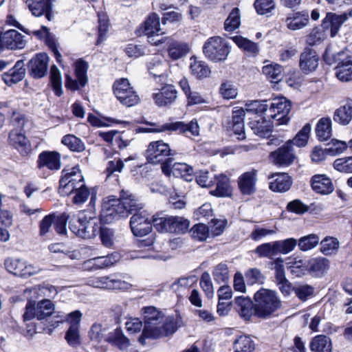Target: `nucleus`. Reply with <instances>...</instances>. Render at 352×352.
<instances>
[{
	"instance_id": "f257e3e1",
	"label": "nucleus",
	"mask_w": 352,
	"mask_h": 352,
	"mask_svg": "<svg viewBox=\"0 0 352 352\" xmlns=\"http://www.w3.org/2000/svg\"><path fill=\"white\" fill-rule=\"evenodd\" d=\"M143 315L144 327L142 333L138 338V342L145 344L146 339H157L173 334L175 324L173 319L165 318L163 314L155 307H144Z\"/></svg>"
},
{
	"instance_id": "f03ea898",
	"label": "nucleus",
	"mask_w": 352,
	"mask_h": 352,
	"mask_svg": "<svg viewBox=\"0 0 352 352\" xmlns=\"http://www.w3.org/2000/svg\"><path fill=\"white\" fill-rule=\"evenodd\" d=\"M131 196L130 192L122 190L118 199L113 196L104 199L100 215V221L109 224L127 217L132 212Z\"/></svg>"
},
{
	"instance_id": "7ed1b4c3",
	"label": "nucleus",
	"mask_w": 352,
	"mask_h": 352,
	"mask_svg": "<svg viewBox=\"0 0 352 352\" xmlns=\"http://www.w3.org/2000/svg\"><path fill=\"white\" fill-rule=\"evenodd\" d=\"M100 221L94 214L82 212L76 218L70 220L69 228L80 238L92 239L99 234L101 227Z\"/></svg>"
},
{
	"instance_id": "20e7f679",
	"label": "nucleus",
	"mask_w": 352,
	"mask_h": 352,
	"mask_svg": "<svg viewBox=\"0 0 352 352\" xmlns=\"http://www.w3.org/2000/svg\"><path fill=\"white\" fill-rule=\"evenodd\" d=\"M254 314L258 318H266L280 309L282 302L276 292L261 288L254 295Z\"/></svg>"
},
{
	"instance_id": "39448f33",
	"label": "nucleus",
	"mask_w": 352,
	"mask_h": 352,
	"mask_svg": "<svg viewBox=\"0 0 352 352\" xmlns=\"http://www.w3.org/2000/svg\"><path fill=\"white\" fill-rule=\"evenodd\" d=\"M89 336L91 340L100 342L104 340L118 346L120 349H124L129 346V340L123 335L120 329H116L107 333V329L100 324H94L89 332Z\"/></svg>"
},
{
	"instance_id": "423d86ee",
	"label": "nucleus",
	"mask_w": 352,
	"mask_h": 352,
	"mask_svg": "<svg viewBox=\"0 0 352 352\" xmlns=\"http://www.w3.org/2000/svg\"><path fill=\"white\" fill-rule=\"evenodd\" d=\"M231 51L230 44L221 36L207 39L203 47L205 56L214 63L225 61Z\"/></svg>"
},
{
	"instance_id": "0eeeda50",
	"label": "nucleus",
	"mask_w": 352,
	"mask_h": 352,
	"mask_svg": "<svg viewBox=\"0 0 352 352\" xmlns=\"http://www.w3.org/2000/svg\"><path fill=\"white\" fill-rule=\"evenodd\" d=\"M154 228L160 232L184 233L189 227V221L177 216H153Z\"/></svg>"
},
{
	"instance_id": "6e6552de",
	"label": "nucleus",
	"mask_w": 352,
	"mask_h": 352,
	"mask_svg": "<svg viewBox=\"0 0 352 352\" xmlns=\"http://www.w3.org/2000/svg\"><path fill=\"white\" fill-rule=\"evenodd\" d=\"M84 177L78 167L64 169L59 181V193L63 196L71 195L74 189L85 184Z\"/></svg>"
},
{
	"instance_id": "1a4fd4ad",
	"label": "nucleus",
	"mask_w": 352,
	"mask_h": 352,
	"mask_svg": "<svg viewBox=\"0 0 352 352\" xmlns=\"http://www.w3.org/2000/svg\"><path fill=\"white\" fill-rule=\"evenodd\" d=\"M134 201L133 199V235L143 236L151 231L153 226V217H149L142 204H137Z\"/></svg>"
},
{
	"instance_id": "9d476101",
	"label": "nucleus",
	"mask_w": 352,
	"mask_h": 352,
	"mask_svg": "<svg viewBox=\"0 0 352 352\" xmlns=\"http://www.w3.org/2000/svg\"><path fill=\"white\" fill-rule=\"evenodd\" d=\"M291 108V102L285 98H276L270 103L267 116L276 121V125L286 124L289 120Z\"/></svg>"
},
{
	"instance_id": "9b49d317",
	"label": "nucleus",
	"mask_w": 352,
	"mask_h": 352,
	"mask_svg": "<svg viewBox=\"0 0 352 352\" xmlns=\"http://www.w3.org/2000/svg\"><path fill=\"white\" fill-rule=\"evenodd\" d=\"M171 149L168 144L162 140L152 142L146 149V157L148 161L153 164H160L162 165L169 158L166 157L173 155Z\"/></svg>"
},
{
	"instance_id": "f8f14e48",
	"label": "nucleus",
	"mask_w": 352,
	"mask_h": 352,
	"mask_svg": "<svg viewBox=\"0 0 352 352\" xmlns=\"http://www.w3.org/2000/svg\"><path fill=\"white\" fill-rule=\"evenodd\" d=\"M172 160L169 158L161 166L164 174L175 177H180L187 182H191L194 178V171L192 166L186 163H175L171 165Z\"/></svg>"
},
{
	"instance_id": "ddd939ff",
	"label": "nucleus",
	"mask_w": 352,
	"mask_h": 352,
	"mask_svg": "<svg viewBox=\"0 0 352 352\" xmlns=\"http://www.w3.org/2000/svg\"><path fill=\"white\" fill-rule=\"evenodd\" d=\"M155 132H178L184 133L186 136L190 134L193 136H197L199 133V126L197 122L191 121L188 124L177 121L175 122L165 123L158 128L153 130Z\"/></svg>"
},
{
	"instance_id": "4468645a",
	"label": "nucleus",
	"mask_w": 352,
	"mask_h": 352,
	"mask_svg": "<svg viewBox=\"0 0 352 352\" xmlns=\"http://www.w3.org/2000/svg\"><path fill=\"white\" fill-rule=\"evenodd\" d=\"M89 285L94 287L107 289L125 290L131 287L129 283L118 278L115 275L91 278L89 280Z\"/></svg>"
},
{
	"instance_id": "2eb2a0df",
	"label": "nucleus",
	"mask_w": 352,
	"mask_h": 352,
	"mask_svg": "<svg viewBox=\"0 0 352 352\" xmlns=\"http://www.w3.org/2000/svg\"><path fill=\"white\" fill-rule=\"evenodd\" d=\"M4 265L9 272L21 277L30 276L38 272L37 267L16 258H8L5 260Z\"/></svg>"
},
{
	"instance_id": "dca6fc26",
	"label": "nucleus",
	"mask_w": 352,
	"mask_h": 352,
	"mask_svg": "<svg viewBox=\"0 0 352 352\" xmlns=\"http://www.w3.org/2000/svg\"><path fill=\"white\" fill-rule=\"evenodd\" d=\"M113 92L122 104L127 107L132 106V88L127 78L116 80L113 85Z\"/></svg>"
},
{
	"instance_id": "f3484780",
	"label": "nucleus",
	"mask_w": 352,
	"mask_h": 352,
	"mask_svg": "<svg viewBox=\"0 0 352 352\" xmlns=\"http://www.w3.org/2000/svg\"><path fill=\"white\" fill-rule=\"evenodd\" d=\"M49 57L45 53L37 54L28 63L30 73L35 78L43 77L47 71Z\"/></svg>"
},
{
	"instance_id": "a211bd4d",
	"label": "nucleus",
	"mask_w": 352,
	"mask_h": 352,
	"mask_svg": "<svg viewBox=\"0 0 352 352\" xmlns=\"http://www.w3.org/2000/svg\"><path fill=\"white\" fill-rule=\"evenodd\" d=\"M270 157L276 165L289 166L295 158L291 142L287 141L285 145L271 153Z\"/></svg>"
},
{
	"instance_id": "6ab92c4d",
	"label": "nucleus",
	"mask_w": 352,
	"mask_h": 352,
	"mask_svg": "<svg viewBox=\"0 0 352 352\" xmlns=\"http://www.w3.org/2000/svg\"><path fill=\"white\" fill-rule=\"evenodd\" d=\"M257 179V170L255 169L243 173L238 178V186L240 192L244 195L254 194L256 190Z\"/></svg>"
},
{
	"instance_id": "aec40b11",
	"label": "nucleus",
	"mask_w": 352,
	"mask_h": 352,
	"mask_svg": "<svg viewBox=\"0 0 352 352\" xmlns=\"http://www.w3.org/2000/svg\"><path fill=\"white\" fill-rule=\"evenodd\" d=\"M270 180L269 188L277 192H285L289 190L292 185V179L287 173H276L269 176Z\"/></svg>"
},
{
	"instance_id": "412c9836",
	"label": "nucleus",
	"mask_w": 352,
	"mask_h": 352,
	"mask_svg": "<svg viewBox=\"0 0 352 352\" xmlns=\"http://www.w3.org/2000/svg\"><path fill=\"white\" fill-rule=\"evenodd\" d=\"M37 167L47 168L51 170H58L60 168V155L56 151H43L38 157Z\"/></svg>"
},
{
	"instance_id": "4be33fe9",
	"label": "nucleus",
	"mask_w": 352,
	"mask_h": 352,
	"mask_svg": "<svg viewBox=\"0 0 352 352\" xmlns=\"http://www.w3.org/2000/svg\"><path fill=\"white\" fill-rule=\"evenodd\" d=\"M351 17L349 12L337 14L328 12L322 21V26L324 29H330L331 36L334 37L340 30L342 25Z\"/></svg>"
},
{
	"instance_id": "5701e85b",
	"label": "nucleus",
	"mask_w": 352,
	"mask_h": 352,
	"mask_svg": "<svg viewBox=\"0 0 352 352\" xmlns=\"http://www.w3.org/2000/svg\"><path fill=\"white\" fill-rule=\"evenodd\" d=\"M319 57L316 51L310 48H305L299 60V67L305 74L314 72L318 67Z\"/></svg>"
},
{
	"instance_id": "b1692460",
	"label": "nucleus",
	"mask_w": 352,
	"mask_h": 352,
	"mask_svg": "<svg viewBox=\"0 0 352 352\" xmlns=\"http://www.w3.org/2000/svg\"><path fill=\"white\" fill-rule=\"evenodd\" d=\"M135 33L138 36L144 33L148 36V38H151L155 36L162 35L164 34V32L160 28V18L158 15L155 13H152L145 21L144 27L138 29Z\"/></svg>"
},
{
	"instance_id": "393cba45",
	"label": "nucleus",
	"mask_w": 352,
	"mask_h": 352,
	"mask_svg": "<svg viewBox=\"0 0 352 352\" xmlns=\"http://www.w3.org/2000/svg\"><path fill=\"white\" fill-rule=\"evenodd\" d=\"M2 42L5 47L10 50L23 49L25 46L23 36L15 30L1 32Z\"/></svg>"
},
{
	"instance_id": "a878e982",
	"label": "nucleus",
	"mask_w": 352,
	"mask_h": 352,
	"mask_svg": "<svg viewBox=\"0 0 352 352\" xmlns=\"http://www.w3.org/2000/svg\"><path fill=\"white\" fill-rule=\"evenodd\" d=\"M8 139L10 144L14 146L21 155H28L31 151V145L29 140L24 134L18 130H12L9 133Z\"/></svg>"
},
{
	"instance_id": "bb28decb",
	"label": "nucleus",
	"mask_w": 352,
	"mask_h": 352,
	"mask_svg": "<svg viewBox=\"0 0 352 352\" xmlns=\"http://www.w3.org/2000/svg\"><path fill=\"white\" fill-rule=\"evenodd\" d=\"M54 0H27L28 7L32 14L36 16L45 15L47 20L51 21L52 17V2Z\"/></svg>"
},
{
	"instance_id": "cd10ccee",
	"label": "nucleus",
	"mask_w": 352,
	"mask_h": 352,
	"mask_svg": "<svg viewBox=\"0 0 352 352\" xmlns=\"http://www.w3.org/2000/svg\"><path fill=\"white\" fill-rule=\"evenodd\" d=\"M24 66L25 64L23 60L16 61L14 66L8 72L2 74V79L5 83L7 85H11L21 81L25 75Z\"/></svg>"
},
{
	"instance_id": "c85d7f7f",
	"label": "nucleus",
	"mask_w": 352,
	"mask_h": 352,
	"mask_svg": "<svg viewBox=\"0 0 352 352\" xmlns=\"http://www.w3.org/2000/svg\"><path fill=\"white\" fill-rule=\"evenodd\" d=\"M311 186L313 190L322 195H328L333 190L331 180L325 175H314L311 179Z\"/></svg>"
},
{
	"instance_id": "c756f323",
	"label": "nucleus",
	"mask_w": 352,
	"mask_h": 352,
	"mask_svg": "<svg viewBox=\"0 0 352 352\" xmlns=\"http://www.w3.org/2000/svg\"><path fill=\"white\" fill-rule=\"evenodd\" d=\"M177 91L173 85H166L160 91L153 94L155 104L160 107L171 104L177 98Z\"/></svg>"
},
{
	"instance_id": "7c9ffc66",
	"label": "nucleus",
	"mask_w": 352,
	"mask_h": 352,
	"mask_svg": "<svg viewBox=\"0 0 352 352\" xmlns=\"http://www.w3.org/2000/svg\"><path fill=\"white\" fill-rule=\"evenodd\" d=\"M245 113L243 109L234 110L232 117V131L236 135L238 140H245L246 136L244 131V117Z\"/></svg>"
},
{
	"instance_id": "2f4dec72",
	"label": "nucleus",
	"mask_w": 352,
	"mask_h": 352,
	"mask_svg": "<svg viewBox=\"0 0 352 352\" xmlns=\"http://www.w3.org/2000/svg\"><path fill=\"white\" fill-rule=\"evenodd\" d=\"M350 55L346 49L337 50L335 46H329L327 48L324 54V60L328 65H340L349 58Z\"/></svg>"
},
{
	"instance_id": "473e14b6",
	"label": "nucleus",
	"mask_w": 352,
	"mask_h": 352,
	"mask_svg": "<svg viewBox=\"0 0 352 352\" xmlns=\"http://www.w3.org/2000/svg\"><path fill=\"white\" fill-rule=\"evenodd\" d=\"M235 309L245 320H249L254 312V302L248 297L238 296L234 299Z\"/></svg>"
},
{
	"instance_id": "72a5a7b5",
	"label": "nucleus",
	"mask_w": 352,
	"mask_h": 352,
	"mask_svg": "<svg viewBox=\"0 0 352 352\" xmlns=\"http://www.w3.org/2000/svg\"><path fill=\"white\" fill-rule=\"evenodd\" d=\"M274 125V124L270 120L264 118L252 120L250 122V128L254 133L261 138L269 137Z\"/></svg>"
},
{
	"instance_id": "f704fd0d",
	"label": "nucleus",
	"mask_w": 352,
	"mask_h": 352,
	"mask_svg": "<svg viewBox=\"0 0 352 352\" xmlns=\"http://www.w3.org/2000/svg\"><path fill=\"white\" fill-rule=\"evenodd\" d=\"M352 120V100L337 109L333 115V120L342 125H347Z\"/></svg>"
},
{
	"instance_id": "c9c22d12",
	"label": "nucleus",
	"mask_w": 352,
	"mask_h": 352,
	"mask_svg": "<svg viewBox=\"0 0 352 352\" xmlns=\"http://www.w3.org/2000/svg\"><path fill=\"white\" fill-rule=\"evenodd\" d=\"M190 70L191 74L197 79L208 78L211 72L206 63L198 60L195 57L190 58Z\"/></svg>"
},
{
	"instance_id": "e433bc0d",
	"label": "nucleus",
	"mask_w": 352,
	"mask_h": 352,
	"mask_svg": "<svg viewBox=\"0 0 352 352\" xmlns=\"http://www.w3.org/2000/svg\"><path fill=\"white\" fill-rule=\"evenodd\" d=\"M311 352H332L331 339L324 335L315 336L309 344Z\"/></svg>"
},
{
	"instance_id": "4c0bfd02",
	"label": "nucleus",
	"mask_w": 352,
	"mask_h": 352,
	"mask_svg": "<svg viewBox=\"0 0 352 352\" xmlns=\"http://www.w3.org/2000/svg\"><path fill=\"white\" fill-rule=\"evenodd\" d=\"M216 188L211 191V194L217 197H228L232 194V188L230 179L225 175H220L215 177Z\"/></svg>"
},
{
	"instance_id": "58836bf2",
	"label": "nucleus",
	"mask_w": 352,
	"mask_h": 352,
	"mask_svg": "<svg viewBox=\"0 0 352 352\" xmlns=\"http://www.w3.org/2000/svg\"><path fill=\"white\" fill-rule=\"evenodd\" d=\"M331 120L329 118H320L316 128V133L319 140H327L331 136Z\"/></svg>"
},
{
	"instance_id": "ea45409f",
	"label": "nucleus",
	"mask_w": 352,
	"mask_h": 352,
	"mask_svg": "<svg viewBox=\"0 0 352 352\" xmlns=\"http://www.w3.org/2000/svg\"><path fill=\"white\" fill-rule=\"evenodd\" d=\"M336 75L342 81H349L352 80V56L338 65L336 68Z\"/></svg>"
},
{
	"instance_id": "a19ab883",
	"label": "nucleus",
	"mask_w": 352,
	"mask_h": 352,
	"mask_svg": "<svg viewBox=\"0 0 352 352\" xmlns=\"http://www.w3.org/2000/svg\"><path fill=\"white\" fill-rule=\"evenodd\" d=\"M263 74L272 82H278L283 78V68L278 64L269 63L262 68Z\"/></svg>"
},
{
	"instance_id": "79ce46f5",
	"label": "nucleus",
	"mask_w": 352,
	"mask_h": 352,
	"mask_svg": "<svg viewBox=\"0 0 352 352\" xmlns=\"http://www.w3.org/2000/svg\"><path fill=\"white\" fill-rule=\"evenodd\" d=\"M309 23L308 14L296 13L292 16H288L286 19L287 27L292 30L303 28Z\"/></svg>"
},
{
	"instance_id": "37998d69",
	"label": "nucleus",
	"mask_w": 352,
	"mask_h": 352,
	"mask_svg": "<svg viewBox=\"0 0 352 352\" xmlns=\"http://www.w3.org/2000/svg\"><path fill=\"white\" fill-rule=\"evenodd\" d=\"M232 39L236 43V45L244 52L253 56H255L258 54V47L256 43H254L241 36H233L232 37Z\"/></svg>"
},
{
	"instance_id": "c03bdc74",
	"label": "nucleus",
	"mask_w": 352,
	"mask_h": 352,
	"mask_svg": "<svg viewBox=\"0 0 352 352\" xmlns=\"http://www.w3.org/2000/svg\"><path fill=\"white\" fill-rule=\"evenodd\" d=\"M168 52L170 58L177 60L188 53L189 47L186 43L173 41L169 45Z\"/></svg>"
},
{
	"instance_id": "a18cd8bd",
	"label": "nucleus",
	"mask_w": 352,
	"mask_h": 352,
	"mask_svg": "<svg viewBox=\"0 0 352 352\" xmlns=\"http://www.w3.org/2000/svg\"><path fill=\"white\" fill-rule=\"evenodd\" d=\"M234 352H253L255 344L250 336H241L234 341Z\"/></svg>"
},
{
	"instance_id": "49530a36",
	"label": "nucleus",
	"mask_w": 352,
	"mask_h": 352,
	"mask_svg": "<svg viewBox=\"0 0 352 352\" xmlns=\"http://www.w3.org/2000/svg\"><path fill=\"white\" fill-rule=\"evenodd\" d=\"M36 318L43 320L51 316L54 311V305L48 299H43L38 302L36 306Z\"/></svg>"
},
{
	"instance_id": "de8ad7c7",
	"label": "nucleus",
	"mask_w": 352,
	"mask_h": 352,
	"mask_svg": "<svg viewBox=\"0 0 352 352\" xmlns=\"http://www.w3.org/2000/svg\"><path fill=\"white\" fill-rule=\"evenodd\" d=\"M153 243V239L151 238H146L145 239H133V252H137L135 255L133 254V259L135 258H147L149 257L148 254L144 252L146 248H149Z\"/></svg>"
},
{
	"instance_id": "09e8293b",
	"label": "nucleus",
	"mask_w": 352,
	"mask_h": 352,
	"mask_svg": "<svg viewBox=\"0 0 352 352\" xmlns=\"http://www.w3.org/2000/svg\"><path fill=\"white\" fill-rule=\"evenodd\" d=\"M241 24V15L239 9L234 8L230 12L228 18L224 22V29L227 32H233L239 27Z\"/></svg>"
},
{
	"instance_id": "8fccbe9b",
	"label": "nucleus",
	"mask_w": 352,
	"mask_h": 352,
	"mask_svg": "<svg viewBox=\"0 0 352 352\" xmlns=\"http://www.w3.org/2000/svg\"><path fill=\"white\" fill-rule=\"evenodd\" d=\"M120 259L119 253L115 252L106 256H98L92 259L94 265L98 268H104L112 266Z\"/></svg>"
},
{
	"instance_id": "3c124183",
	"label": "nucleus",
	"mask_w": 352,
	"mask_h": 352,
	"mask_svg": "<svg viewBox=\"0 0 352 352\" xmlns=\"http://www.w3.org/2000/svg\"><path fill=\"white\" fill-rule=\"evenodd\" d=\"M99 135L107 142L113 145H118L120 148L127 146V142L122 140L117 131H109L107 132H100Z\"/></svg>"
},
{
	"instance_id": "603ef678",
	"label": "nucleus",
	"mask_w": 352,
	"mask_h": 352,
	"mask_svg": "<svg viewBox=\"0 0 352 352\" xmlns=\"http://www.w3.org/2000/svg\"><path fill=\"white\" fill-rule=\"evenodd\" d=\"M320 242V237L316 234H311L301 237L297 245L302 251H307L316 247Z\"/></svg>"
},
{
	"instance_id": "864d4df0",
	"label": "nucleus",
	"mask_w": 352,
	"mask_h": 352,
	"mask_svg": "<svg viewBox=\"0 0 352 352\" xmlns=\"http://www.w3.org/2000/svg\"><path fill=\"white\" fill-rule=\"evenodd\" d=\"M50 80L55 94L57 96H60L63 94L62 76L58 68L56 65L51 67Z\"/></svg>"
},
{
	"instance_id": "5fc2aeb1",
	"label": "nucleus",
	"mask_w": 352,
	"mask_h": 352,
	"mask_svg": "<svg viewBox=\"0 0 352 352\" xmlns=\"http://www.w3.org/2000/svg\"><path fill=\"white\" fill-rule=\"evenodd\" d=\"M320 251L324 255L335 254L339 248V241L334 237H326L320 243Z\"/></svg>"
},
{
	"instance_id": "6e6d98bb",
	"label": "nucleus",
	"mask_w": 352,
	"mask_h": 352,
	"mask_svg": "<svg viewBox=\"0 0 352 352\" xmlns=\"http://www.w3.org/2000/svg\"><path fill=\"white\" fill-rule=\"evenodd\" d=\"M87 69L88 64L85 60L79 59L75 63V74L81 87H85L87 83Z\"/></svg>"
},
{
	"instance_id": "4d7b16f0",
	"label": "nucleus",
	"mask_w": 352,
	"mask_h": 352,
	"mask_svg": "<svg viewBox=\"0 0 352 352\" xmlns=\"http://www.w3.org/2000/svg\"><path fill=\"white\" fill-rule=\"evenodd\" d=\"M62 143L72 151L81 152L85 148L82 141L74 135H65L62 139Z\"/></svg>"
},
{
	"instance_id": "13d9d810",
	"label": "nucleus",
	"mask_w": 352,
	"mask_h": 352,
	"mask_svg": "<svg viewBox=\"0 0 352 352\" xmlns=\"http://www.w3.org/2000/svg\"><path fill=\"white\" fill-rule=\"evenodd\" d=\"M277 254H287L294 250L297 245V240L289 238L282 241H274Z\"/></svg>"
},
{
	"instance_id": "bf43d9fd",
	"label": "nucleus",
	"mask_w": 352,
	"mask_h": 352,
	"mask_svg": "<svg viewBox=\"0 0 352 352\" xmlns=\"http://www.w3.org/2000/svg\"><path fill=\"white\" fill-rule=\"evenodd\" d=\"M329 267V262L325 258H316L310 263L309 271L316 276L323 274Z\"/></svg>"
},
{
	"instance_id": "052dcab7",
	"label": "nucleus",
	"mask_w": 352,
	"mask_h": 352,
	"mask_svg": "<svg viewBox=\"0 0 352 352\" xmlns=\"http://www.w3.org/2000/svg\"><path fill=\"white\" fill-rule=\"evenodd\" d=\"M311 131V125L306 124L303 128L296 134L292 140H289L292 145H296L298 147L304 146L307 144L309 139V135Z\"/></svg>"
},
{
	"instance_id": "680f3d73",
	"label": "nucleus",
	"mask_w": 352,
	"mask_h": 352,
	"mask_svg": "<svg viewBox=\"0 0 352 352\" xmlns=\"http://www.w3.org/2000/svg\"><path fill=\"white\" fill-rule=\"evenodd\" d=\"M98 38L97 45L102 43L106 38V34L109 30V19L104 13H98Z\"/></svg>"
},
{
	"instance_id": "e2e57ef3",
	"label": "nucleus",
	"mask_w": 352,
	"mask_h": 352,
	"mask_svg": "<svg viewBox=\"0 0 352 352\" xmlns=\"http://www.w3.org/2000/svg\"><path fill=\"white\" fill-rule=\"evenodd\" d=\"M30 293L37 294L38 296L52 297L57 295L56 287L51 285H39L30 289Z\"/></svg>"
},
{
	"instance_id": "0e129e2a",
	"label": "nucleus",
	"mask_w": 352,
	"mask_h": 352,
	"mask_svg": "<svg viewBox=\"0 0 352 352\" xmlns=\"http://www.w3.org/2000/svg\"><path fill=\"white\" fill-rule=\"evenodd\" d=\"M124 166V162L120 159L109 161L104 170L106 178L108 179L112 175L118 176L116 173H121Z\"/></svg>"
},
{
	"instance_id": "69168bd1",
	"label": "nucleus",
	"mask_w": 352,
	"mask_h": 352,
	"mask_svg": "<svg viewBox=\"0 0 352 352\" xmlns=\"http://www.w3.org/2000/svg\"><path fill=\"white\" fill-rule=\"evenodd\" d=\"M333 167L339 172L352 173V157H345L336 159Z\"/></svg>"
},
{
	"instance_id": "338daca9",
	"label": "nucleus",
	"mask_w": 352,
	"mask_h": 352,
	"mask_svg": "<svg viewBox=\"0 0 352 352\" xmlns=\"http://www.w3.org/2000/svg\"><path fill=\"white\" fill-rule=\"evenodd\" d=\"M213 277L218 283H226L229 279V271L226 264L219 263L213 271Z\"/></svg>"
},
{
	"instance_id": "774afa93",
	"label": "nucleus",
	"mask_w": 352,
	"mask_h": 352,
	"mask_svg": "<svg viewBox=\"0 0 352 352\" xmlns=\"http://www.w3.org/2000/svg\"><path fill=\"white\" fill-rule=\"evenodd\" d=\"M72 194H74L72 201L75 204H82L85 203L90 196L89 189L86 186L85 184L80 188L77 187L74 189Z\"/></svg>"
}]
</instances>
